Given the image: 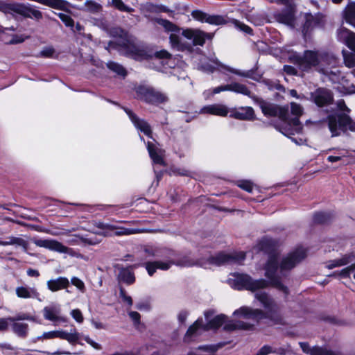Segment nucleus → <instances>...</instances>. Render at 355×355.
Wrapping results in <instances>:
<instances>
[{"mask_svg": "<svg viewBox=\"0 0 355 355\" xmlns=\"http://www.w3.org/2000/svg\"><path fill=\"white\" fill-rule=\"evenodd\" d=\"M306 256L304 248L300 247L283 257L279 263V254L276 252L270 253L265 266V275L269 282L261 279L254 280L246 274L234 272L230 275L227 284L236 290H249L256 291L264 288L270 284L285 295L288 293V289L281 282V276L286 270H291L300 263Z\"/></svg>", "mask_w": 355, "mask_h": 355, "instance_id": "nucleus-1", "label": "nucleus"}, {"mask_svg": "<svg viewBox=\"0 0 355 355\" xmlns=\"http://www.w3.org/2000/svg\"><path fill=\"white\" fill-rule=\"evenodd\" d=\"M290 59L302 71H309L314 69L329 76L332 82L338 81L337 73L339 71L336 68L338 60L331 54L308 50L304 51L303 55L294 53L290 56Z\"/></svg>", "mask_w": 355, "mask_h": 355, "instance_id": "nucleus-2", "label": "nucleus"}, {"mask_svg": "<svg viewBox=\"0 0 355 355\" xmlns=\"http://www.w3.org/2000/svg\"><path fill=\"white\" fill-rule=\"evenodd\" d=\"M214 311H208L205 313L206 324L202 319H198L187 330L184 336V341L190 343L197 340L198 336L205 331L216 329L224 324L223 329L226 331L236 329H249L251 325L241 321L227 320V317L224 314L218 315L211 318Z\"/></svg>", "mask_w": 355, "mask_h": 355, "instance_id": "nucleus-3", "label": "nucleus"}, {"mask_svg": "<svg viewBox=\"0 0 355 355\" xmlns=\"http://www.w3.org/2000/svg\"><path fill=\"white\" fill-rule=\"evenodd\" d=\"M245 258V254L243 252H234L231 253L221 252L214 256L210 257L207 261H196L189 256H184L178 259L176 257L175 261H189L191 263V265L182 266L183 267H190L197 265L207 268H209L210 265L220 266L225 264H240Z\"/></svg>", "mask_w": 355, "mask_h": 355, "instance_id": "nucleus-4", "label": "nucleus"}, {"mask_svg": "<svg viewBox=\"0 0 355 355\" xmlns=\"http://www.w3.org/2000/svg\"><path fill=\"white\" fill-rule=\"evenodd\" d=\"M337 107L344 113L332 114L328 116V126L333 137L338 136L341 132L350 130L355 132V121H353L347 113L350 110L343 100L337 102Z\"/></svg>", "mask_w": 355, "mask_h": 355, "instance_id": "nucleus-5", "label": "nucleus"}, {"mask_svg": "<svg viewBox=\"0 0 355 355\" xmlns=\"http://www.w3.org/2000/svg\"><path fill=\"white\" fill-rule=\"evenodd\" d=\"M303 107L300 104L291 102V114L294 115L295 117L291 119L288 114L287 120H284V123L281 126L277 127V129L280 132L290 138L292 141L298 145L302 144L304 139L302 138L297 139L296 138L292 137L291 135L299 134L302 130V125L300 122L299 117L303 114Z\"/></svg>", "mask_w": 355, "mask_h": 355, "instance_id": "nucleus-6", "label": "nucleus"}, {"mask_svg": "<svg viewBox=\"0 0 355 355\" xmlns=\"http://www.w3.org/2000/svg\"><path fill=\"white\" fill-rule=\"evenodd\" d=\"M111 34L114 37H119L122 40L121 45L124 48L125 54L128 56L136 60H146L152 57L153 52L148 51L144 46L130 41L128 33L121 28H113Z\"/></svg>", "mask_w": 355, "mask_h": 355, "instance_id": "nucleus-7", "label": "nucleus"}, {"mask_svg": "<svg viewBox=\"0 0 355 355\" xmlns=\"http://www.w3.org/2000/svg\"><path fill=\"white\" fill-rule=\"evenodd\" d=\"M136 94L138 99L156 106L168 101V96L166 93L147 85L138 86Z\"/></svg>", "mask_w": 355, "mask_h": 355, "instance_id": "nucleus-8", "label": "nucleus"}, {"mask_svg": "<svg viewBox=\"0 0 355 355\" xmlns=\"http://www.w3.org/2000/svg\"><path fill=\"white\" fill-rule=\"evenodd\" d=\"M199 68L206 73H213L217 70L219 72L227 75L228 73L236 74L241 77H249L250 73L247 71H242L230 66L221 63L217 58L210 59L209 62H201Z\"/></svg>", "mask_w": 355, "mask_h": 355, "instance_id": "nucleus-9", "label": "nucleus"}, {"mask_svg": "<svg viewBox=\"0 0 355 355\" xmlns=\"http://www.w3.org/2000/svg\"><path fill=\"white\" fill-rule=\"evenodd\" d=\"M1 8L5 12H15L27 18L40 19L42 17V12L28 3H8L3 5Z\"/></svg>", "mask_w": 355, "mask_h": 355, "instance_id": "nucleus-10", "label": "nucleus"}, {"mask_svg": "<svg viewBox=\"0 0 355 355\" xmlns=\"http://www.w3.org/2000/svg\"><path fill=\"white\" fill-rule=\"evenodd\" d=\"M254 102L257 104L263 114L266 116H279L284 123V120H287L288 109L279 107L275 104L266 102L258 97L254 98Z\"/></svg>", "mask_w": 355, "mask_h": 355, "instance_id": "nucleus-11", "label": "nucleus"}, {"mask_svg": "<svg viewBox=\"0 0 355 355\" xmlns=\"http://www.w3.org/2000/svg\"><path fill=\"white\" fill-rule=\"evenodd\" d=\"M34 243L38 247L44 248L59 253L66 254L70 257H79V254L73 249L68 248L54 239H37L34 241Z\"/></svg>", "mask_w": 355, "mask_h": 355, "instance_id": "nucleus-12", "label": "nucleus"}, {"mask_svg": "<svg viewBox=\"0 0 355 355\" xmlns=\"http://www.w3.org/2000/svg\"><path fill=\"white\" fill-rule=\"evenodd\" d=\"M80 334L74 329H71L70 332L63 330H55L44 332L42 336L37 337V340H51L53 338H60L67 340L70 344L74 345L78 343L80 338Z\"/></svg>", "mask_w": 355, "mask_h": 355, "instance_id": "nucleus-13", "label": "nucleus"}, {"mask_svg": "<svg viewBox=\"0 0 355 355\" xmlns=\"http://www.w3.org/2000/svg\"><path fill=\"white\" fill-rule=\"evenodd\" d=\"M192 17L202 23H208L211 25H223L229 22L228 18L223 15H209L202 11L196 10L191 12Z\"/></svg>", "mask_w": 355, "mask_h": 355, "instance_id": "nucleus-14", "label": "nucleus"}, {"mask_svg": "<svg viewBox=\"0 0 355 355\" xmlns=\"http://www.w3.org/2000/svg\"><path fill=\"white\" fill-rule=\"evenodd\" d=\"M191 262L187 261H175V259H170L165 261H155L152 262H148L146 263V268L150 276L153 275L157 269L162 270H168L172 265L176 266H188L191 265Z\"/></svg>", "mask_w": 355, "mask_h": 355, "instance_id": "nucleus-15", "label": "nucleus"}, {"mask_svg": "<svg viewBox=\"0 0 355 355\" xmlns=\"http://www.w3.org/2000/svg\"><path fill=\"white\" fill-rule=\"evenodd\" d=\"M182 35L192 40L193 46H203L207 39H211L212 36L199 29L187 28L182 31Z\"/></svg>", "mask_w": 355, "mask_h": 355, "instance_id": "nucleus-16", "label": "nucleus"}, {"mask_svg": "<svg viewBox=\"0 0 355 355\" xmlns=\"http://www.w3.org/2000/svg\"><path fill=\"white\" fill-rule=\"evenodd\" d=\"M255 297L257 299L266 311L268 317L272 318L279 311V306L264 291H257L255 293Z\"/></svg>", "mask_w": 355, "mask_h": 355, "instance_id": "nucleus-17", "label": "nucleus"}, {"mask_svg": "<svg viewBox=\"0 0 355 355\" xmlns=\"http://www.w3.org/2000/svg\"><path fill=\"white\" fill-rule=\"evenodd\" d=\"M42 312L44 318L47 320L53 322L55 325L66 322L67 320L66 317L60 315L61 308L59 304H51L45 306Z\"/></svg>", "mask_w": 355, "mask_h": 355, "instance_id": "nucleus-18", "label": "nucleus"}, {"mask_svg": "<svg viewBox=\"0 0 355 355\" xmlns=\"http://www.w3.org/2000/svg\"><path fill=\"white\" fill-rule=\"evenodd\" d=\"M311 100L319 107L331 103L333 95L331 91L326 88H318L311 94Z\"/></svg>", "mask_w": 355, "mask_h": 355, "instance_id": "nucleus-19", "label": "nucleus"}, {"mask_svg": "<svg viewBox=\"0 0 355 355\" xmlns=\"http://www.w3.org/2000/svg\"><path fill=\"white\" fill-rule=\"evenodd\" d=\"M271 2H277L279 3H282L288 6V9L277 14L276 19L280 23L286 24V25H292L294 20V14L293 9L291 8V0H269Z\"/></svg>", "mask_w": 355, "mask_h": 355, "instance_id": "nucleus-20", "label": "nucleus"}, {"mask_svg": "<svg viewBox=\"0 0 355 355\" xmlns=\"http://www.w3.org/2000/svg\"><path fill=\"white\" fill-rule=\"evenodd\" d=\"M150 257L163 258L166 260L176 259L177 254L171 249L158 247H148L145 249Z\"/></svg>", "mask_w": 355, "mask_h": 355, "instance_id": "nucleus-21", "label": "nucleus"}, {"mask_svg": "<svg viewBox=\"0 0 355 355\" xmlns=\"http://www.w3.org/2000/svg\"><path fill=\"white\" fill-rule=\"evenodd\" d=\"M129 119L135 125V127L143 132L146 136L151 137L152 130L150 125L144 120L139 119L131 110L128 108H123Z\"/></svg>", "mask_w": 355, "mask_h": 355, "instance_id": "nucleus-22", "label": "nucleus"}, {"mask_svg": "<svg viewBox=\"0 0 355 355\" xmlns=\"http://www.w3.org/2000/svg\"><path fill=\"white\" fill-rule=\"evenodd\" d=\"M230 116L239 120L252 121L255 118L254 111L252 107H240L229 110Z\"/></svg>", "mask_w": 355, "mask_h": 355, "instance_id": "nucleus-23", "label": "nucleus"}, {"mask_svg": "<svg viewBox=\"0 0 355 355\" xmlns=\"http://www.w3.org/2000/svg\"><path fill=\"white\" fill-rule=\"evenodd\" d=\"M338 40L344 43L351 51H355V33L341 27L337 31Z\"/></svg>", "mask_w": 355, "mask_h": 355, "instance_id": "nucleus-24", "label": "nucleus"}, {"mask_svg": "<svg viewBox=\"0 0 355 355\" xmlns=\"http://www.w3.org/2000/svg\"><path fill=\"white\" fill-rule=\"evenodd\" d=\"M299 344L303 352L309 355H338L336 352L327 348L318 346L311 347L305 342H300Z\"/></svg>", "mask_w": 355, "mask_h": 355, "instance_id": "nucleus-25", "label": "nucleus"}, {"mask_svg": "<svg viewBox=\"0 0 355 355\" xmlns=\"http://www.w3.org/2000/svg\"><path fill=\"white\" fill-rule=\"evenodd\" d=\"M233 315L236 317H241L245 319L257 320L262 318L264 313L259 309H252L248 306H242L234 311Z\"/></svg>", "mask_w": 355, "mask_h": 355, "instance_id": "nucleus-26", "label": "nucleus"}, {"mask_svg": "<svg viewBox=\"0 0 355 355\" xmlns=\"http://www.w3.org/2000/svg\"><path fill=\"white\" fill-rule=\"evenodd\" d=\"M170 43L173 49L180 51H191L192 45L191 42H186L183 37L176 33H171L169 37Z\"/></svg>", "mask_w": 355, "mask_h": 355, "instance_id": "nucleus-27", "label": "nucleus"}, {"mask_svg": "<svg viewBox=\"0 0 355 355\" xmlns=\"http://www.w3.org/2000/svg\"><path fill=\"white\" fill-rule=\"evenodd\" d=\"M15 293L19 298L40 300V293L35 287H31L27 285L17 286L15 289Z\"/></svg>", "mask_w": 355, "mask_h": 355, "instance_id": "nucleus-28", "label": "nucleus"}, {"mask_svg": "<svg viewBox=\"0 0 355 355\" xmlns=\"http://www.w3.org/2000/svg\"><path fill=\"white\" fill-rule=\"evenodd\" d=\"M200 113L225 116L229 113V109L227 106L222 104H212L202 107Z\"/></svg>", "mask_w": 355, "mask_h": 355, "instance_id": "nucleus-29", "label": "nucleus"}, {"mask_svg": "<svg viewBox=\"0 0 355 355\" xmlns=\"http://www.w3.org/2000/svg\"><path fill=\"white\" fill-rule=\"evenodd\" d=\"M46 286L51 291L56 292L61 289L67 288L69 286V281L67 277H59L47 281Z\"/></svg>", "mask_w": 355, "mask_h": 355, "instance_id": "nucleus-30", "label": "nucleus"}, {"mask_svg": "<svg viewBox=\"0 0 355 355\" xmlns=\"http://www.w3.org/2000/svg\"><path fill=\"white\" fill-rule=\"evenodd\" d=\"M147 149L150 155V157L153 160V163L157 164H163V150L156 146L152 142L148 141L147 143Z\"/></svg>", "mask_w": 355, "mask_h": 355, "instance_id": "nucleus-31", "label": "nucleus"}, {"mask_svg": "<svg viewBox=\"0 0 355 355\" xmlns=\"http://www.w3.org/2000/svg\"><path fill=\"white\" fill-rule=\"evenodd\" d=\"M0 245H15L21 248L25 252L28 249V242L21 237L16 236H9L6 238V241L0 240Z\"/></svg>", "mask_w": 355, "mask_h": 355, "instance_id": "nucleus-32", "label": "nucleus"}, {"mask_svg": "<svg viewBox=\"0 0 355 355\" xmlns=\"http://www.w3.org/2000/svg\"><path fill=\"white\" fill-rule=\"evenodd\" d=\"M118 279L120 282H124L127 284H132L135 281V277L132 270L130 268H122L119 270Z\"/></svg>", "mask_w": 355, "mask_h": 355, "instance_id": "nucleus-33", "label": "nucleus"}, {"mask_svg": "<svg viewBox=\"0 0 355 355\" xmlns=\"http://www.w3.org/2000/svg\"><path fill=\"white\" fill-rule=\"evenodd\" d=\"M354 261V255L352 254H346L340 259L330 261L327 264L328 269H332L336 267L346 266Z\"/></svg>", "mask_w": 355, "mask_h": 355, "instance_id": "nucleus-34", "label": "nucleus"}, {"mask_svg": "<svg viewBox=\"0 0 355 355\" xmlns=\"http://www.w3.org/2000/svg\"><path fill=\"white\" fill-rule=\"evenodd\" d=\"M230 91L237 94H241L251 98L254 101V98H257L256 96L252 95L251 92L248 88L243 84L239 83H232L230 84Z\"/></svg>", "mask_w": 355, "mask_h": 355, "instance_id": "nucleus-35", "label": "nucleus"}, {"mask_svg": "<svg viewBox=\"0 0 355 355\" xmlns=\"http://www.w3.org/2000/svg\"><path fill=\"white\" fill-rule=\"evenodd\" d=\"M80 10L89 12L92 14H97L102 11V6L92 0H87L84 5L79 8Z\"/></svg>", "mask_w": 355, "mask_h": 355, "instance_id": "nucleus-36", "label": "nucleus"}, {"mask_svg": "<svg viewBox=\"0 0 355 355\" xmlns=\"http://www.w3.org/2000/svg\"><path fill=\"white\" fill-rule=\"evenodd\" d=\"M13 332L21 338L26 337L28 331V326L26 323L19 322V321L10 322Z\"/></svg>", "mask_w": 355, "mask_h": 355, "instance_id": "nucleus-37", "label": "nucleus"}, {"mask_svg": "<svg viewBox=\"0 0 355 355\" xmlns=\"http://www.w3.org/2000/svg\"><path fill=\"white\" fill-rule=\"evenodd\" d=\"M344 19L347 23L355 27V3H350L344 11Z\"/></svg>", "mask_w": 355, "mask_h": 355, "instance_id": "nucleus-38", "label": "nucleus"}, {"mask_svg": "<svg viewBox=\"0 0 355 355\" xmlns=\"http://www.w3.org/2000/svg\"><path fill=\"white\" fill-rule=\"evenodd\" d=\"M104 225H102L101 227H104ZM106 227H109L111 230H115L116 235H130L133 234H137L140 232L139 229L134 228H126L123 227H116L113 225H105Z\"/></svg>", "mask_w": 355, "mask_h": 355, "instance_id": "nucleus-39", "label": "nucleus"}, {"mask_svg": "<svg viewBox=\"0 0 355 355\" xmlns=\"http://www.w3.org/2000/svg\"><path fill=\"white\" fill-rule=\"evenodd\" d=\"M156 22L162 26L166 31L167 32H171L172 33H175L177 32L180 31L179 28L171 22L170 21L162 18H157L156 19Z\"/></svg>", "mask_w": 355, "mask_h": 355, "instance_id": "nucleus-40", "label": "nucleus"}, {"mask_svg": "<svg viewBox=\"0 0 355 355\" xmlns=\"http://www.w3.org/2000/svg\"><path fill=\"white\" fill-rule=\"evenodd\" d=\"M343 55L345 64L347 67L352 68L355 67V51L347 52L343 50Z\"/></svg>", "mask_w": 355, "mask_h": 355, "instance_id": "nucleus-41", "label": "nucleus"}, {"mask_svg": "<svg viewBox=\"0 0 355 355\" xmlns=\"http://www.w3.org/2000/svg\"><path fill=\"white\" fill-rule=\"evenodd\" d=\"M318 25V22L316 21V20L313 18L312 15H309L306 17V20L305 24H304L302 33L304 36H306L309 31H311L313 27Z\"/></svg>", "mask_w": 355, "mask_h": 355, "instance_id": "nucleus-42", "label": "nucleus"}, {"mask_svg": "<svg viewBox=\"0 0 355 355\" xmlns=\"http://www.w3.org/2000/svg\"><path fill=\"white\" fill-rule=\"evenodd\" d=\"M107 67L109 69L114 71L116 74L121 76L123 77L126 76L125 69L121 64L114 62H109L107 63Z\"/></svg>", "mask_w": 355, "mask_h": 355, "instance_id": "nucleus-43", "label": "nucleus"}, {"mask_svg": "<svg viewBox=\"0 0 355 355\" xmlns=\"http://www.w3.org/2000/svg\"><path fill=\"white\" fill-rule=\"evenodd\" d=\"M237 186L248 193H252L256 185L250 180H241L236 183Z\"/></svg>", "mask_w": 355, "mask_h": 355, "instance_id": "nucleus-44", "label": "nucleus"}, {"mask_svg": "<svg viewBox=\"0 0 355 355\" xmlns=\"http://www.w3.org/2000/svg\"><path fill=\"white\" fill-rule=\"evenodd\" d=\"M112 6L122 12H132L134 9L126 6L122 0H112Z\"/></svg>", "mask_w": 355, "mask_h": 355, "instance_id": "nucleus-45", "label": "nucleus"}, {"mask_svg": "<svg viewBox=\"0 0 355 355\" xmlns=\"http://www.w3.org/2000/svg\"><path fill=\"white\" fill-rule=\"evenodd\" d=\"M230 21L234 25V26L236 28L239 29L240 31H242L248 34H252V30L248 26L241 23L239 20L234 19H231Z\"/></svg>", "mask_w": 355, "mask_h": 355, "instance_id": "nucleus-46", "label": "nucleus"}, {"mask_svg": "<svg viewBox=\"0 0 355 355\" xmlns=\"http://www.w3.org/2000/svg\"><path fill=\"white\" fill-rule=\"evenodd\" d=\"M354 270V266H352V264L339 272H335L333 275H331L330 276H336L338 275L341 277H349L351 272H352Z\"/></svg>", "mask_w": 355, "mask_h": 355, "instance_id": "nucleus-47", "label": "nucleus"}, {"mask_svg": "<svg viewBox=\"0 0 355 355\" xmlns=\"http://www.w3.org/2000/svg\"><path fill=\"white\" fill-rule=\"evenodd\" d=\"M230 91V84L220 85L218 87H214L211 91L208 90L205 92V95L208 97L211 94H217L221 92Z\"/></svg>", "mask_w": 355, "mask_h": 355, "instance_id": "nucleus-48", "label": "nucleus"}, {"mask_svg": "<svg viewBox=\"0 0 355 355\" xmlns=\"http://www.w3.org/2000/svg\"><path fill=\"white\" fill-rule=\"evenodd\" d=\"M328 220V216L323 212L315 214L313 216V221L316 223H324Z\"/></svg>", "mask_w": 355, "mask_h": 355, "instance_id": "nucleus-49", "label": "nucleus"}, {"mask_svg": "<svg viewBox=\"0 0 355 355\" xmlns=\"http://www.w3.org/2000/svg\"><path fill=\"white\" fill-rule=\"evenodd\" d=\"M71 284L75 286L78 289H79L81 292H85V284L84 282L76 277H73L71 279Z\"/></svg>", "mask_w": 355, "mask_h": 355, "instance_id": "nucleus-50", "label": "nucleus"}, {"mask_svg": "<svg viewBox=\"0 0 355 355\" xmlns=\"http://www.w3.org/2000/svg\"><path fill=\"white\" fill-rule=\"evenodd\" d=\"M58 17L67 26L73 27L74 22L73 20L68 15L64 13H59Z\"/></svg>", "mask_w": 355, "mask_h": 355, "instance_id": "nucleus-51", "label": "nucleus"}, {"mask_svg": "<svg viewBox=\"0 0 355 355\" xmlns=\"http://www.w3.org/2000/svg\"><path fill=\"white\" fill-rule=\"evenodd\" d=\"M71 315L77 322L82 323L83 322L84 318L80 310L78 309L72 310Z\"/></svg>", "mask_w": 355, "mask_h": 355, "instance_id": "nucleus-52", "label": "nucleus"}, {"mask_svg": "<svg viewBox=\"0 0 355 355\" xmlns=\"http://www.w3.org/2000/svg\"><path fill=\"white\" fill-rule=\"evenodd\" d=\"M273 352H276V349H274V347L264 345L258 351L257 355H267Z\"/></svg>", "mask_w": 355, "mask_h": 355, "instance_id": "nucleus-53", "label": "nucleus"}, {"mask_svg": "<svg viewBox=\"0 0 355 355\" xmlns=\"http://www.w3.org/2000/svg\"><path fill=\"white\" fill-rule=\"evenodd\" d=\"M171 54L166 50H161L159 51H157L155 53V60H161V59H170Z\"/></svg>", "mask_w": 355, "mask_h": 355, "instance_id": "nucleus-54", "label": "nucleus"}, {"mask_svg": "<svg viewBox=\"0 0 355 355\" xmlns=\"http://www.w3.org/2000/svg\"><path fill=\"white\" fill-rule=\"evenodd\" d=\"M55 54V49L53 47H46L41 52L40 55L44 58H53Z\"/></svg>", "mask_w": 355, "mask_h": 355, "instance_id": "nucleus-55", "label": "nucleus"}, {"mask_svg": "<svg viewBox=\"0 0 355 355\" xmlns=\"http://www.w3.org/2000/svg\"><path fill=\"white\" fill-rule=\"evenodd\" d=\"M33 320V318L26 313H21L15 317H10L11 322L20 321V320Z\"/></svg>", "mask_w": 355, "mask_h": 355, "instance_id": "nucleus-56", "label": "nucleus"}, {"mask_svg": "<svg viewBox=\"0 0 355 355\" xmlns=\"http://www.w3.org/2000/svg\"><path fill=\"white\" fill-rule=\"evenodd\" d=\"M10 317L0 318V331H6L8 329L10 324Z\"/></svg>", "mask_w": 355, "mask_h": 355, "instance_id": "nucleus-57", "label": "nucleus"}, {"mask_svg": "<svg viewBox=\"0 0 355 355\" xmlns=\"http://www.w3.org/2000/svg\"><path fill=\"white\" fill-rule=\"evenodd\" d=\"M120 297L124 302H126L129 306L132 305V300L130 296L126 295L125 291L123 288L120 289Z\"/></svg>", "mask_w": 355, "mask_h": 355, "instance_id": "nucleus-58", "label": "nucleus"}, {"mask_svg": "<svg viewBox=\"0 0 355 355\" xmlns=\"http://www.w3.org/2000/svg\"><path fill=\"white\" fill-rule=\"evenodd\" d=\"M130 318L135 324H138L140 322V314L137 311H130L128 313Z\"/></svg>", "mask_w": 355, "mask_h": 355, "instance_id": "nucleus-59", "label": "nucleus"}, {"mask_svg": "<svg viewBox=\"0 0 355 355\" xmlns=\"http://www.w3.org/2000/svg\"><path fill=\"white\" fill-rule=\"evenodd\" d=\"M347 157L345 155H330L327 157V161L329 162H336L343 159V158Z\"/></svg>", "mask_w": 355, "mask_h": 355, "instance_id": "nucleus-60", "label": "nucleus"}, {"mask_svg": "<svg viewBox=\"0 0 355 355\" xmlns=\"http://www.w3.org/2000/svg\"><path fill=\"white\" fill-rule=\"evenodd\" d=\"M188 316V313L186 311H182L178 315V319L180 323L183 324L185 322Z\"/></svg>", "mask_w": 355, "mask_h": 355, "instance_id": "nucleus-61", "label": "nucleus"}, {"mask_svg": "<svg viewBox=\"0 0 355 355\" xmlns=\"http://www.w3.org/2000/svg\"><path fill=\"white\" fill-rule=\"evenodd\" d=\"M85 341H86L88 344H89L92 347H93L94 349H100L101 345L92 340L89 336H85L84 337Z\"/></svg>", "mask_w": 355, "mask_h": 355, "instance_id": "nucleus-62", "label": "nucleus"}, {"mask_svg": "<svg viewBox=\"0 0 355 355\" xmlns=\"http://www.w3.org/2000/svg\"><path fill=\"white\" fill-rule=\"evenodd\" d=\"M270 243H271V240H270L268 239H263L260 242V244H259L260 247H259V248L261 250H262L268 251L267 245L270 244Z\"/></svg>", "mask_w": 355, "mask_h": 355, "instance_id": "nucleus-63", "label": "nucleus"}, {"mask_svg": "<svg viewBox=\"0 0 355 355\" xmlns=\"http://www.w3.org/2000/svg\"><path fill=\"white\" fill-rule=\"evenodd\" d=\"M27 275L29 276V277H37L40 276V272L38 270H35V269H32V268H29L28 270H27Z\"/></svg>", "mask_w": 355, "mask_h": 355, "instance_id": "nucleus-64", "label": "nucleus"}]
</instances>
